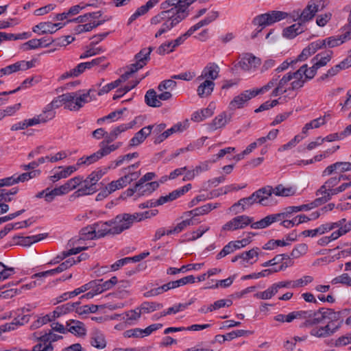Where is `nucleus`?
<instances>
[{
    "mask_svg": "<svg viewBox=\"0 0 351 351\" xmlns=\"http://www.w3.org/2000/svg\"><path fill=\"white\" fill-rule=\"evenodd\" d=\"M293 313L295 319H305L300 327L312 328L309 332L311 336L324 339L334 335L340 330L343 317L350 315V309L335 311L332 308H319L317 311H297Z\"/></svg>",
    "mask_w": 351,
    "mask_h": 351,
    "instance_id": "1",
    "label": "nucleus"
},
{
    "mask_svg": "<svg viewBox=\"0 0 351 351\" xmlns=\"http://www.w3.org/2000/svg\"><path fill=\"white\" fill-rule=\"evenodd\" d=\"M193 2L192 0H167L162 2L160 8L163 10L153 16L150 21L152 25L161 24L155 34V38H157L171 30L184 19L188 15L186 10Z\"/></svg>",
    "mask_w": 351,
    "mask_h": 351,
    "instance_id": "2",
    "label": "nucleus"
},
{
    "mask_svg": "<svg viewBox=\"0 0 351 351\" xmlns=\"http://www.w3.org/2000/svg\"><path fill=\"white\" fill-rule=\"evenodd\" d=\"M90 92L91 89L83 94H81L80 91L62 94L55 97L51 102L46 105L43 110L51 120L56 116L54 110L62 105H64V108L70 110H79L86 103L88 102V98L90 97Z\"/></svg>",
    "mask_w": 351,
    "mask_h": 351,
    "instance_id": "3",
    "label": "nucleus"
},
{
    "mask_svg": "<svg viewBox=\"0 0 351 351\" xmlns=\"http://www.w3.org/2000/svg\"><path fill=\"white\" fill-rule=\"evenodd\" d=\"M138 216V215H130V214L124 213L117 215L111 220L93 223L96 238L100 239L108 234L121 233L131 227L134 221L137 219Z\"/></svg>",
    "mask_w": 351,
    "mask_h": 351,
    "instance_id": "4",
    "label": "nucleus"
},
{
    "mask_svg": "<svg viewBox=\"0 0 351 351\" xmlns=\"http://www.w3.org/2000/svg\"><path fill=\"white\" fill-rule=\"evenodd\" d=\"M287 16V14L281 11H272L271 12L260 14L256 16L253 20V23L260 27L257 32L252 35V38H254L257 36V34L261 32L266 26L270 25L278 22Z\"/></svg>",
    "mask_w": 351,
    "mask_h": 351,
    "instance_id": "5",
    "label": "nucleus"
},
{
    "mask_svg": "<svg viewBox=\"0 0 351 351\" xmlns=\"http://www.w3.org/2000/svg\"><path fill=\"white\" fill-rule=\"evenodd\" d=\"M253 218L247 215H239L232 218L226 222L222 226V230L224 231H235L239 229H243L247 226L252 224Z\"/></svg>",
    "mask_w": 351,
    "mask_h": 351,
    "instance_id": "6",
    "label": "nucleus"
},
{
    "mask_svg": "<svg viewBox=\"0 0 351 351\" xmlns=\"http://www.w3.org/2000/svg\"><path fill=\"white\" fill-rule=\"evenodd\" d=\"M341 34L339 36H330L322 40V41L325 42V47L328 46L330 48H332L351 40V30H349L346 26H343L341 28Z\"/></svg>",
    "mask_w": 351,
    "mask_h": 351,
    "instance_id": "7",
    "label": "nucleus"
},
{
    "mask_svg": "<svg viewBox=\"0 0 351 351\" xmlns=\"http://www.w3.org/2000/svg\"><path fill=\"white\" fill-rule=\"evenodd\" d=\"M34 66V60H21L14 64L8 65L0 69V77L5 75H10L19 71H25Z\"/></svg>",
    "mask_w": 351,
    "mask_h": 351,
    "instance_id": "8",
    "label": "nucleus"
},
{
    "mask_svg": "<svg viewBox=\"0 0 351 351\" xmlns=\"http://www.w3.org/2000/svg\"><path fill=\"white\" fill-rule=\"evenodd\" d=\"M261 64V60L254 56L252 53H246L243 55L241 60L238 62V65L241 69L245 71L254 70Z\"/></svg>",
    "mask_w": 351,
    "mask_h": 351,
    "instance_id": "9",
    "label": "nucleus"
},
{
    "mask_svg": "<svg viewBox=\"0 0 351 351\" xmlns=\"http://www.w3.org/2000/svg\"><path fill=\"white\" fill-rule=\"evenodd\" d=\"M319 11V5L316 4H308L306 7L300 12H294V16H296L299 19L302 24L308 22L313 19L316 13Z\"/></svg>",
    "mask_w": 351,
    "mask_h": 351,
    "instance_id": "10",
    "label": "nucleus"
},
{
    "mask_svg": "<svg viewBox=\"0 0 351 351\" xmlns=\"http://www.w3.org/2000/svg\"><path fill=\"white\" fill-rule=\"evenodd\" d=\"M219 68L218 65L214 62L208 63L202 70V73L197 77V81L204 79L210 80L214 82L219 76Z\"/></svg>",
    "mask_w": 351,
    "mask_h": 351,
    "instance_id": "11",
    "label": "nucleus"
},
{
    "mask_svg": "<svg viewBox=\"0 0 351 351\" xmlns=\"http://www.w3.org/2000/svg\"><path fill=\"white\" fill-rule=\"evenodd\" d=\"M325 47V42L322 40L311 43L305 47L302 53L298 56L297 60L304 61L310 56L314 54L317 50Z\"/></svg>",
    "mask_w": 351,
    "mask_h": 351,
    "instance_id": "12",
    "label": "nucleus"
},
{
    "mask_svg": "<svg viewBox=\"0 0 351 351\" xmlns=\"http://www.w3.org/2000/svg\"><path fill=\"white\" fill-rule=\"evenodd\" d=\"M256 96L254 90H247L236 96L230 102V106L232 108H241L250 99Z\"/></svg>",
    "mask_w": 351,
    "mask_h": 351,
    "instance_id": "13",
    "label": "nucleus"
},
{
    "mask_svg": "<svg viewBox=\"0 0 351 351\" xmlns=\"http://www.w3.org/2000/svg\"><path fill=\"white\" fill-rule=\"evenodd\" d=\"M90 343L97 349H104L106 347L107 341L105 335L98 329H94L90 335Z\"/></svg>",
    "mask_w": 351,
    "mask_h": 351,
    "instance_id": "14",
    "label": "nucleus"
},
{
    "mask_svg": "<svg viewBox=\"0 0 351 351\" xmlns=\"http://www.w3.org/2000/svg\"><path fill=\"white\" fill-rule=\"evenodd\" d=\"M341 173L351 171V162H337L328 166L322 172L323 177L331 175L336 171Z\"/></svg>",
    "mask_w": 351,
    "mask_h": 351,
    "instance_id": "15",
    "label": "nucleus"
},
{
    "mask_svg": "<svg viewBox=\"0 0 351 351\" xmlns=\"http://www.w3.org/2000/svg\"><path fill=\"white\" fill-rule=\"evenodd\" d=\"M80 302H68L66 304L57 306L52 312L53 319L60 317L62 315L67 314L73 311H75L76 307L80 306Z\"/></svg>",
    "mask_w": 351,
    "mask_h": 351,
    "instance_id": "16",
    "label": "nucleus"
},
{
    "mask_svg": "<svg viewBox=\"0 0 351 351\" xmlns=\"http://www.w3.org/2000/svg\"><path fill=\"white\" fill-rule=\"evenodd\" d=\"M152 126H145L136 132L129 143L130 147H135L142 143L145 138L152 133Z\"/></svg>",
    "mask_w": 351,
    "mask_h": 351,
    "instance_id": "17",
    "label": "nucleus"
},
{
    "mask_svg": "<svg viewBox=\"0 0 351 351\" xmlns=\"http://www.w3.org/2000/svg\"><path fill=\"white\" fill-rule=\"evenodd\" d=\"M219 206V204H218V203H215V204L208 203L202 206L197 207L195 209H193L190 211L185 212L184 213V215L186 217L193 216V217H196V216L203 215H206V214L208 213L212 210L215 209V208H218Z\"/></svg>",
    "mask_w": 351,
    "mask_h": 351,
    "instance_id": "18",
    "label": "nucleus"
},
{
    "mask_svg": "<svg viewBox=\"0 0 351 351\" xmlns=\"http://www.w3.org/2000/svg\"><path fill=\"white\" fill-rule=\"evenodd\" d=\"M184 130V126L181 123H178L176 125H174L171 128L163 131L160 134L155 136L154 143V144H159L164 141L165 139H167L169 136H170L173 133H176L177 132H182Z\"/></svg>",
    "mask_w": 351,
    "mask_h": 351,
    "instance_id": "19",
    "label": "nucleus"
},
{
    "mask_svg": "<svg viewBox=\"0 0 351 351\" xmlns=\"http://www.w3.org/2000/svg\"><path fill=\"white\" fill-rule=\"evenodd\" d=\"M215 87V82L210 80H205L197 89V95L201 98L210 96Z\"/></svg>",
    "mask_w": 351,
    "mask_h": 351,
    "instance_id": "20",
    "label": "nucleus"
},
{
    "mask_svg": "<svg viewBox=\"0 0 351 351\" xmlns=\"http://www.w3.org/2000/svg\"><path fill=\"white\" fill-rule=\"evenodd\" d=\"M302 73H304V71H303V68H300L295 72L293 73V74L295 75L293 78L294 80L291 83V86L287 90H296L303 87L304 84L306 82V80L301 74Z\"/></svg>",
    "mask_w": 351,
    "mask_h": 351,
    "instance_id": "21",
    "label": "nucleus"
},
{
    "mask_svg": "<svg viewBox=\"0 0 351 351\" xmlns=\"http://www.w3.org/2000/svg\"><path fill=\"white\" fill-rule=\"evenodd\" d=\"M304 32V26L301 23H295L283 29L282 35L285 38L292 39Z\"/></svg>",
    "mask_w": 351,
    "mask_h": 351,
    "instance_id": "22",
    "label": "nucleus"
},
{
    "mask_svg": "<svg viewBox=\"0 0 351 351\" xmlns=\"http://www.w3.org/2000/svg\"><path fill=\"white\" fill-rule=\"evenodd\" d=\"M219 16V13L217 11H213L210 12L208 16L203 20L200 21L195 25H193L189 28V32L193 34L195 31L199 28L208 25L211 22L214 21Z\"/></svg>",
    "mask_w": 351,
    "mask_h": 351,
    "instance_id": "23",
    "label": "nucleus"
},
{
    "mask_svg": "<svg viewBox=\"0 0 351 351\" xmlns=\"http://www.w3.org/2000/svg\"><path fill=\"white\" fill-rule=\"evenodd\" d=\"M254 204H255V202L253 199L252 195H251L250 196H249L247 197H243V198L240 199L237 202L234 203L230 208V210L231 211H234V210H235V209L241 206V208L239 210L235 211V214H237V213L243 212L247 208V207H249V206L253 205Z\"/></svg>",
    "mask_w": 351,
    "mask_h": 351,
    "instance_id": "24",
    "label": "nucleus"
},
{
    "mask_svg": "<svg viewBox=\"0 0 351 351\" xmlns=\"http://www.w3.org/2000/svg\"><path fill=\"white\" fill-rule=\"evenodd\" d=\"M230 118L227 117L225 112H222L217 116L213 121L208 124V129L211 131L216 130L219 128L224 127L229 121Z\"/></svg>",
    "mask_w": 351,
    "mask_h": 351,
    "instance_id": "25",
    "label": "nucleus"
},
{
    "mask_svg": "<svg viewBox=\"0 0 351 351\" xmlns=\"http://www.w3.org/2000/svg\"><path fill=\"white\" fill-rule=\"evenodd\" d=\"M145 101L150 107L157 108L162 106V102L158 99L156 92L154 89H149L145 95Z\"/></svg>",
    "mask_w": 351,
    "mask_h": 351,
    "instance_id": "26",
    "label": "nucleus"
},
{
    "mask_svg": "<svg viewBox=\"0 0 351 351\" xmlns=\"http://www.w3.org/2000/svg\"><path fill=\"white\" fill-rule=\"evenodd\" d=\"M331 230V226H329V223L322 224L318 228L314 230H306L301 232V234L304 237H314L318 234H323L325 232Z\"/></svg>",
    "mask_w": 351,
    "mask_h": 351,
    "instance_id": "27",
    "label": "nucleus"
},
{
    "mask_svg": "<svg viewBox=\"0 0 351 351\" xmlns=\"http://www.w3.org/2000/svg\"><path fill=\"white\" fill-rule=\"evenodd\" d=\"M332 55V51H326L324 52L317 54L312 60L313 62L316 63V66L319 68L326 66L330 60Z\"/></svg>",
    "mask_w": 351,
    "mask_h": 351,
    "instance_id": "28",
    "label": "nucleus"
},
{
    "mask_svg": "<svg viewBox=\"0 0 351 351\" xmlns=\"http://www.w3.org/2000/svg\"><path fill=\"white\" fill-rule=\"evenodd\" d=\"M53 23L51 22H41L35 25L32 28L34 33L38 34H53L56 29H53Z\"/></svg>",
    "mask_w": 351,
    "mask_h": 351,
    "instance_id": "29",
    "label": "nucleus"
},
{
    "mask_svg": "<svg viewBox=\"0 0 351 351\" xmlns=\"http://www.w3.org/2000/svg\"><path fill=\"white\" fill-rule=\"evenodd\" d=\"M97 191V186H95L92 183L89 182L86 178L84 181L83 185L77 191H76L75 193L77 194V197H79L93 194Z\"/></svg>",
    "mask_w": 351,
    "mask_h": 351,
    "instance_id": "30",
    "label": "nucleus"
},
{
    "mask_svg": "<svg viewBox=\"0 0 351 351\" xmlns=\"http://www.w3.org/2000/svg\"><path fill=\"white\" fill-rule=\"evenodd\" d=\"M203 265V263H197V264H189L186 265H182L180 268L178 269L176 267H169L167 274L170 275H176L178 273H184L187 270L195 269L197 270L200 269V267Z\"/></svg>",
    "mask_w": 351,
    "mask_h": 351,
    "instance_id": "31",
    "label": "nucleus"
},
{
    "mask_svg": "<svg viewBox=\"0 0 351 351\" xmlns=\"http://www.w3.org/2000/svg\"><path fill=\"white\" fill-rule=\"evenodd\" d=\"M77 170V167L75 166H69L66 167L63 170L60 171V172H58L55 173L53 176H51L49 177V180L53 182H57L58 180L62 179V178H66L68 176H69L71 173L75 172Z\"/></svg>",
    "mask_w": 351,
    "mask_h": 351,
    "instance_id": "32",
    "label": "nucleus"
},
{
    "mask_svg": "<svg viewBox=\"0 0 351 351\" xmlns=\"http://www.w3.org/2000/svg\"><path fill=\"white\" fill-rule=\"evenodd\" d=\"M50 120L51 119L49 118L47 114L43 110L42 112L40 114L36 115L32 119H25V124L27 125V127H29L40 123H45Z\"/></svg>",
    "mask_w": 351,
    "mask_h": 351,
    "instance_id": "33",
    "label": "nucleus"
},
{
    "mask_svg": "<svg viewBox=\"0 0 351 351\" xmlns=\"http://www.w3.org/2000/svg\"><path fill=\"white\" fill-rule=\"evenodd\" d=\"M87 69L88 66L86 62L80 63L75 68L62 74L61 77L62 79H65L70 77H77Z\"/></svg>",
    "mask_w": 351,
    "mask_h": 351,
    "instance_id": "34",
    "label": "nucleus"
},
{
    "mask_svg": "<svg viewBox=\"0 0 351 351\" xmlns=\"http://www.w3.org/2000/svg\"><path fill=\"white\" fill-rule=\"evenodd\" d=\"M339 182L338 177H332L326 180L324 184L316 191L315 194L319 196V193H325L329 191L328 189H332Z\"/></svg>",
    "mask_w": 351,
    "mask_h": 351,
    "instance_id": "35",
    "label": "nucleus"
},
{
    "mask_svg": "<svg viewBox=\"0 0 351 351\" xmlns=\"http://www.w3.org/2000/svg\"><path fill=\"white\" fill-rule=\"evenodd\" d=\"M213 114V112L212 109L209 108H204L193 112L191 117V120L195 122H200L205 119L211 117Z\"/></svg>",
    "mask_w": 351,
    "mask_h": 351,
    "instance_id": "36",
    "label": "nucleus"
},
{
    "mask_svg": "<svg viewBox=\"0 0 351 351\" xmlns=\"http://www.w3.org/2000/svg\"><path fill=\"white\" fill-rule=\"evenodd\" d=\"M47 234H39L34 236H28V237H18L19 239H21V241L19 243L21 245L27 246L29 245L34 243L40 241L46 237Z\"/></svg>",
    "mask_w": 351,
    "mask_h": 351,
    "instance_id": "37",
    "label": "nucleus"
},
{
    "mask_svg": "<svg viewBox=\"0 0 351 351\" xmlns=\"http://www.w3.org/2000/svg\"><path fill=\"white\" fill-rule=\"evenodd\" d=\"M129 184V180L127 177L122 176L119 179L115 181H112L108 184L107 189L110 190V192L112 193L117 189H120L127 186Z\"/></svg>",
    "mask_w": 351,
    "mask_h": 351,
    "instance_id": "38",
    "label": "nucleus"
},
{
    "mask_svg": "<svg viewBox=\"0 0 351 351\" xmlns=\"http://www.w3.org/2000/svg\"><path fill=\"white\" fill-rule=\"evenodd\" d=\"M158 186L159 184L157 182L144 183L139 187L138 195H144L145 194H149L157 189Z\"/></svg>",
    "mask_w": 351,
    "mask_h": 351,
    "instance_id": "39",
    "label": "nucleus"
},
{
    "mask_svg": "<svg viewBox=\"0 0 351 351\" xmlns=\"http://www.w3.org/2000/svg\"><path fill=\"white\" fill-rule=\"evenodd\" d=\"M154 50L153 47L142 49L138 53L134 56V60L138 61L142 59L145 66L150 60V53Z\"/></svg>",
    "mask_w": 351,
    "mask_h": 351,
    "instance_id": "40",
    "label": "nucleus"
},
{
    "mask_svg": "<svg viewBox=\"0 0 351 351\" xmlns=\"http://www.w3.org/2000/svg\"><path fill=\"white\" fill-rule=\"evenodd\" d=\"M162 304L154 302H144L140 306L141 311L150 313L162 308Z\"/></svg>",
    "mask_w": 351,
    "mask_h": 351,
    "instance_id": "41",
    "label": "nucleus"
},
{
    "mask_svg": "<svg viewBox=\"0 0 351 351\" xmlns=\"http://www.w3.org/2000/svg\"><path fill=\"white\" fill-rule=\"evenodd\" d=\"M194 221L193 217L191 219H187L186 220H183L180 223H178L176 226H175L173 229L169 230L168 233L171 234H177L182 232L184 229H185L187 226L191 225H194Z\"/></svg>",
    "mask_w": 351,
    "mask_h": 351,
    "instance_id": "42",
    "label": "nucleus"
},
{
    "mask_svg": "<svg viewBox=\"0 0 351 351\" xmlns=\"http://www.w3.org/2000/svg\"><path fill=\"white\" fill-rule=\"evenodd\" d=\"M277 196L288 197L294 194V190L291 187H285L279 184L274 189V192Z\"/></svg>",
    "mask_w": 351,
    "mask_h": 351,
    "instance_id": "43",
    "label": "nucleus"
},
{
    "mask_svg": "<svg viewBox=\"0 0 351 351\" xmlns=\"http://www.w3.org/2000/svg\"><path fill=\"white\" fill-rule=\"evenodd\" d=\"M69 332L77 337H84L86 334V329L84 323L80 325L73 326L67 328V332Z\"/></svg>",
    "mask_w": 351,
    "mask_h": 351,
    "instance_id": "44",
    "label": "nucleus"
},
{
    "mask_svg": "<svg viewBox=\"0 0 351 351\" xmlns=\"http://www.w3.org/2000/svg\"><path fill=\"white\" fill-rule=\"evenodd\" d=\"M232 304V301L231 300H219L215 302L213 304H210L208 307H207V311H213L215 310H217L225 306L229 307Z\"/></svg>",
    "mask_w": 351,
    "mask_h": 351,
    "instance_id": "45",
    "label": "nucleus"
},
{
    "mask_svg": "<svg viewBox=\"0 0 351 351\" xmlns=\"http://www.w3.org/2000/svg\"><path fill=\"white\" fill-rule=\"evenodd\" d=\"M191 189V184H187L186 185L173 191L171 193H170L168 195V197L170 199V201H173L180 197L181 195H183L185 193L188 192Z\"/></svg>",
    "mask_w": 351,
    "mask_h": 351,
    "instance_id": "46",
    "label": "nucleus"
},
{
    "mask_svg": "<svg viewBox=\"0 0 351 351\" xmlns=\"http://www.w3.org/2000/svg\"><path fill=\"white\" fill-rule=\"evenodd\" d=\"M83 239H97L93 224L83 228L80 231Z\"/></svg>",
    "mask_w": 351,
    "mask_h": 351,
    "instance_id": "47",
    "label": "nucleus"
},
{
    "mask_svg": "<svg viewBox=\"0 0 351 351\" xmlns=\"http://www.w3.org/2000/svg\"><path fill=\"white\" fill-rule=\"evenodd\" d=\"M99 282L101 283V285H99V286H101V290H99V292H104L112 288L118 283V280L116 276H113L110 280L106 281H104L103 279H99Z\"/></svg>",
    "mask_w": 351,
    "mask_h": 351,
    "instance_id": "48",
    "label": "nucleus"
},
{
    "mask_svg": "<svg viewBox=\"0 0 351 351\" xmlns=\"http://www.w3.org/2000/svg\"><path fill=\"white\" fill-rule=\"evenodd\" d=\"M14 267H9L0 262V281H3L14 274Z\"/></svg>",
    "mask_w": 351,
    "mask_h": 351,
    "instance_id": "49",
    "label": "nucleus"
},
{
    "mask_svg": "<svg viewBox=\"0 0 351 351\" xmlns=\"http://www.w3.org/2000/svg\"><path fill=\"white\" fill-rule=\"evenodd\" d=\"M300 68H303V71H304V73H302L301 74L303 76L304 75V78L307 80L314 77L317 73V70L319 67L316 66V63L314 62L313 65L309 69L307 68V64H304Z\"/></svg>",
    "mask_w": 351,
    "mask_h": 351,
    "instance_id": "50",
    "label": "nucleus"
},
{
    "mask_svg": "<svg viewBox=\"0 0 351 351\" xmlns=\"http://www.w3.org/2000/svg\"><path fill=\"white\" fill-rule=\"evenodd\" d=\"M106 173V171L101 169H97L96 171H93L88 177V181L93 185L97 186V182Z\"/></svg>",
    "mask_w": 351,
    "mask_h": 351,
    "instance_id": "51",
    "label": "nucleus"
},
{
    "mask_svg": "<svg viewBox=\"0 0 351 351\" xmlns=\"http://www.w3.org/2000/svg\"><path fill=\"white\" fill-rule=\"evenodd\" d=\"M60 339H62V336L54 334L51 331L37 337L38 341L48 342V343L51 345H52L53 342L57 341Z\"/></svg>",
    "mask_w": 351,
    "mask_h": 351,
    "instance_id": "52",
    "label": "nucleus"
},
{
    "mask_svg": "<svg viewBox=\"0 0 351 351\" xmlns=\"http://www.w3.org/2000/svg\"><path fill=\"white\" fill-rule=\"evenodd\" d=\"M308 246L305 243L297 245L292 250L291 256L293 258H298L307 252Z\"/></svg>",
    "mask_w": 351,
    "mask_h": 351,
    "instance_id": "53",
    "label": "nucleus"
},
{
    "mask_svg": "<svg viewBox=\"0 0 351 351\" xmlns=\"http://www.w3.org/2000/svg\"><path fill=\"white\" fill-rule=\"evenodd\" d=\"M283 258L289 259V255L287 254H282L276 255L274 258L263 263L262 267H266L268 266H274L278 264H282Z\"/></svg>",
    "mask_w": 351,
    "mask_h": 351,
    "instance_id": "54",
    "label": "nucleus"
},
{
    "mask_svg": "<svg viewBox=\"0 0 351 351\" xmlns=\"http://www.w3.org/2000/svg\"><path fill=\"white\" fill-rule=\"evenodd\" d=\"M40 174V171L34 170L30 172L23 173L19 176H15L16 182H23L25 181L29 180L33 178L36 177Z\"/></svg>",
    "mask_w": 351,
    "mask_h": 351,
    "instance_id": "55",
    "label": "nucleus"
},
{
    "mask_svg": "<svg viewBox=\"0 0 351 351\" xmlns=\"http://www.w3.org/2000/svg\"><path fill=\"white\" fill-rule=\"evenodd\" d=\"M104 49L101 47H95V46H90L87 50H86L83 53L80 55V58H87L88 57L97 55L101 52H104Z\"/></svg>",
    "mask_w": 351,
    "mask_h": 351,
    "instance_id": "56",
    "label": "nucleus"
},
{
    "mask_svg": "<svg viewBox=\"0 0 351 351\" xmlns=\"http://www.w3.org/2000/svg\"><path fill=\"white\" fill-rule=\"evenodd\" d=\"M271 224L272 222L270 219V217L269 215H267L256 222H252L251 228L253 229H263L269 226Z\"/></svg>",
    "mask_w": 351,
    "mask_h": 351,
    "instance_id": "57",
    "label": "nucleus"
},
{
    "mask_svg": "<svg viewBox=\"0 0 351 351\" xmlns=\"http://www.w3.org/2000/svg\"><path fill=\"white\" fill-rule=\"evenodd\" d=\"M124 337L126 338H139L145 337L143 333V329L138 328L127 330L123 332Z\"/></svg>",
    "mask_w": 351,
    "mask_h": 351,
    "instance_id": "58",
    "label": "nucleus"
},
{
    "mask_svg": "<svg viewBox=\"0 0 351 351\" xmlns=\"http://www.w3.org/2000/svg\"><path fill=\"white\" fill-rule=\"evenodd\" d=\"M236 247L233 243V241L229 242L227 245H226L223 249L220 251L219 253L217 255V259H220L236 250Z\"/></svg>",
    "mask_w": 351,
    "mask_h": 351,
    "instance_id": "59",
    "label": "nucleus"
},
{
    "mask_svg": "<svg viewBox=\"0 0 351 351\" xmlns=\"http://www.w3.org/2000/svg\"><path fill=\"white\" fill-rule=\"evenodd\" d=\"M331 283L333 285L341 283L351 287V278L348 274H343L333 278Z\"/></svg>",
    "mask_w": 351,
    "mask_h": 351,
    "instance_id": "60",
    "label": "nucleus"
},
{
    "mask_svg": "<svg viewBox=\"0 0 351 351\" xmlns=\"http://www.w3.org/2000/svg\"><path fill=\"white\" fill-rule=\"evenodd\" d=\"M195 281V278L193 275H190L172 282L175 289L187 284H193Z\"/></svg>",
    "mask_w": 351,
    "mask_h": 351,
    "instance_id": "61",
    "label": "nucleus"
},
{
    "mask_svg": "<svg viewBox=\"0 0 351 351\" xmlns=\"http://www.w3.org/2000/svg\"><path fill=\"white\" fill-rule=\"evenodd\" d=\"M21 325H23V322H20L18 318H15L14 322L0 326V334L7 331L14 330L16 329V326Z\"/></svg>",
    "mask_w": 351,
    "mask_h": 351,
    "instance_id": "62",
    "label": "nucleus"
},
{
    "mask_svg": "<svg viewBox=\"0 0 351 351\" xmlns=\"http://www.w3.org/2000/svg\"><path fill=\"white\" fill-rule=\"evenodd\" d=\"M319 195L321 196L311 202V206L313 208L318 207L330 200V196L328 194L319 193Z\"/></svg>",
    "mask_w": 351,
    "mask_h": 351,
    "instance_id": "63",
    "label": "nucleus"
},
{
    "mask_svg": "<svg viewBox=\"0 0 351 351\" xmlns=\"http://www.w3.org/2000/svg\"><path fill=\"white\" fill-rule=\"evenodd\" d=\"M36 345L32 348V351H51L53 350V347L48 342L38 341Z\"/></svg>",
    "mask_w": 351,
    "mask_h": 351,
    "instance_id": "64",
    "label": "nucleus"
}]
</instances>
